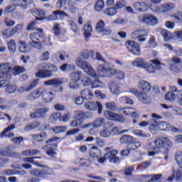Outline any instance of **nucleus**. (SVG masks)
<instances>
[{"label":"nucleus","instance_id":"23","mask_svg":"<svg viewBox=\"0 0 182 182\" xmlns=\"http://www.w3.org/2000/svg\"><path fill=\"white\" fill-rule=\"evenodd\" d=\"M15 6H21L23 9H28V6L32 4V0H14Z\"/></svg>","mask_w":182,"mask_h":182},{"label":"nucleus","instance_id":"31","mask_svg":"<svg viewBox=\"0 0 182 182\" xmlns=\"http://www.w3.org/2000/svg\"><path fill=\"white\" fill-rule=\"evenodd\" d=\"M97 73H99V75H100V73L102 75H105H105H107L108 76L110 77V73L112 72V68H106L102 65H100L97 68Z\"/></svg>","mask_w":182,"mask_h":182},{"label":"nucleus","instance_id":"58","mask_svg":"<svg viewBox=\"0 0 182 182\" xmlns=\"http://www.w3.org/2000/svg\"><path fill=\"white\" fill-rule=\"evenodd\" d=\"M176 179V181H181L182 180V173L181 172V171H177L175 176H170L168 178V181H173V178Z\"/></svg>","mask_w":182,"mask_h":182},{"label":"nucleus","instance_id":"1","mask_svg":"<svg viewBox=\"0 0 182 182\" xmlns=\"http://www.w3.org/2000/svg\"><path fill=\"white\" fill-rule=\"evenodd\" d=\"M92 55H93V51L89 50H82L77 58L75 63L77 66L80 68V69H82L87 75H89V76L94 79H97V74L96 73V70L92 68V65H90L89 63L85 61L86 59L89 58V56L92 57Z\"/></svg>","mask_w":182,"mask_h":182},{"label":"nucleus","instance_id":"11","mask_svg":"<svg viewBox=\"0 0 182 182\" xmlns=\"http://www.w3.org/2000/svg\"><path fill=\"white\" fill-rule=\"evenodd\" d=\"M126 48H127L128 50L131 52L133 55H139L141 53L140 51V47L139 44L134 41H128L125 43Z\"/></svg>","mask_w":182,"mask_h":182},{"label":"nucleus","instance_id":"20","mask_svg":"<svg viewBox=\"0 0 182 182\" xmlns=\"http://www.w3.org/2000/svg\"><path fill=\"white\" fill-rule=\"evenodd\" d=\"M138 87L143 93H149L151 90V84L146 80H140L138 82Z\"/></svg>","mask_w":182,"mask_h":182},{"label":"nucleus","instance_id":"35","mask_svg":"<svg viewBox=\"0 0 182 182\" xmlns=\"http://www.w3.org/2000/svg\"><path fill=\"white\" fill-rule=\"evenodd\" d=\"M133 140H134V138L130 135H123L119 139V141L122 144H127V146H129Z\"/></svg>","mask_w":182,"mask_h":182},{"label":"nucleus","instance_id":"48","mask_svg":"<svg viewBox=\"0 0 182 182\" xmlns=\"http://www.w3.org/2000/svg\"><path fill=\"white\" fill-rule=\"evenodd\" d=\"M105 107L108 109V110L116 112V110H117V104H116L115 102H107L105 103Z\"/></svg>","mask_w":182,"mask_h":182},{"label":"nucleus","instance_id":"29","mask_svg":"<svg viewBox=\"0 0 182 182\" xmlns=\"http://www.w3.org/2000/svg\"><path fill=\"white\" fill-rule=\"evenodd\" d=\"M55 99V94L52 92H48V90H46V93L43 97V103H50L52 100Z\"/></svg>","mask_w":182,"mask_h":182},{"label":"nucleus","instance_id":"54","mask_svg":"<svg viewBox=\"0 0 182 182\" xmlns=\"http://www.w3.org/2000/svg\"><path fill=\"white\" fill-rule=\"evenodd\" d=\"M133 110H136V109L133 107H127V108H122L119 109L120 113H123L125 116L131 115L133 113Z\"/></svg>","mask_w":182,"mask_h":182},{"label":"nucleus","instance_id":"57","mask_svg":"<svg viewBox=\"0 0 182 182\" xmlns=\"http://www.w3.org/2000/svg\"><path fill=\"white\" fill-rule=\"evenodd\" d=\"M92 78L89 77H85V75H83L82 80H81V82L82 83V86H92Z\"/></svg>","mask_w":182,"mask_h":182},{"label":"nucleus","instance_id":"47","mask_svg":"<svg viewBox=\"0 0 182 182\" xmlns=\"http://www.w3.org/2000/svg\"><path fill=\"white\" fill-rule=\"evenodd\" d=\"M143 33H146L145 29L136 30L132 33L131 38H132V39H138V38L139 36H141V35H143Z\"/></svg>","mask_w":182,"mask_h":182},{"label":"nucleus","instance_id":"44","mask_svg":"<svg viewBox=\"0 0 182 182\" xmlns=\"http://www.w3.org/2000/svg\"><path fill=\"white\" fill-rule=\"evenodd\" d=\"M92 89H97L99 87H105V83L102 81H100L99 79H95L92 80Z\"/></svg>","mask_w":182,"mask_h":182},{"label":"nucleus","instance_id":"27","mask_svg":"<svg viewBox=\"0 0 182 182\" xmlns=\"http://www.w3.org/2000/svg\"><path fill=\"white\" fill-rule=\"evenodd\" d=\"M93 31V28H92V25L85 24L84 26V36L85 38V41L87 42L89 41L90 36H92V32Z\"/></svg>","mask_w":182,"mask_h":182},{"label":"nucleus","instance_id":"41","mask_svg":"<svg viewBox=\"0 0 182 182\" xmlns=\"http://www.w3.org/2000/svg\"><path fill=\"white\" fill-rule=\"evenodd\" d=\"M78 120H80L81 122H83L85 119H87L89 117L87 116V112H85L83 111H75V115Z\"/></svg>","mask_w":182,"mask_h":182},{"label":"nucleus","instance_id":"8","mask_svg":"<svg viewBox=\"0 0 182 182\" xmlns=\"http://www.w3.org/2000/svg\"><path fill=\"white\" fill-rule=\"evenodd\" d=\"M45 93H46V88L40 87L28 94L26 97V99L27 100L30 101L36 100V99H39L41 96L43 100Z\"/></svg>","mask_w":182,"mask_h":182},{"label":"nucleus","instance_id":"12","mask_svg":"<svg viewBox=\"0 0 182 182\" xmlns=\"http://www.w3.org/2000/svg\"><path fill=\"white\" fill-rule=\"evenodd\" d=\"M105 21H98L95 26L96 31L97 32V33H101V35H110V33H112V30H110V28L105 27Z\"/></svg>","mask_w":182,"mask_h":182},{"label":"nucleus","instance_id":"32","mask_svg":"<svg viewBox=\"0 0 182 182\" xmlns=\"http://www.w3.org/2000/svg\"><path fill=\"white\" fill-rule=\"evenodd\" d=\"M89 155L90 157H92V159L97 158L100 154H102V151L99 149L97 146H92L90 151H88Z\"/></svg>","mask_w":182,"mask_h":182},{"label":"nucleus","instance_id":"42","mask_svg":"<svg viewBox=\"0 0 182 182\" xmlns=\"http://www.w3.org/2000/svg\"><path fill=\"white\" fill-rule=\"evenodd\" d=\"M104 14L107 16H114L117 14V9L116 7H109L104 10Z\"/></svg>","mask_w":182,"mask_h":182},{"label":"nucleus","instance_id":"63","mask_svg":"<svg viewBox=\"0 0 182 182\" xmlns=\"http://www.w3.org/2000/svg\"><path fill=\"white\" fill-rule=\"evenodd\" d=\"M166 100H168V102H174L176 100V94L173 92H168L165 95Z\"/></svg>","mask_w":182,"mask_h":182},{"label":"nucleus","instance_id":"59","mask_svg":"<svg viewBox=\"0 0 182 182\" xmlns=\"http://www.w3.org/2000/svg\"><path fill=\"white\" fill-rule=\"evenodd\" d=\"M15 92H16V85L8 84L7 87L6 88V92L11 95L15 93Z\"/></svg>","mask_w":182,"mask_h":182},{"label":"nucleus","instance_id":"6","mask_svg":"<svg viewBox=\"0 0 182 182\" xmlns=\"http://www.w3.org/2000/svg\"><path fill=\"white\" fill-rule=\"evenodd\" d=\"M65 16H68V14L65 11L57 10L53 12V14L50 15L48 17H41L36 18L37 21H43V19H47V21H63Z\"/></svg>","mask_w":182,"mask_h":182},{"label":"nucleus","instance_id":"60","mask_svg":"<svg viewBox=\"0 0 182 182\" xmlns=\"http://www.w3.org/2000/svg\"><path fill=\"white\" fill-rule=\"evenodd\" d=\"M68 0H58L55 3V8L57 9H62V8H65L66 6V4Z\"/></svg>","mask_w":182,"mask_h":182},{"label":"nucleus","instance_id":"50","mask_svg":"<svg viewBox=\"0 0 182 182\" xmlns=\"http://www.w3.org/2000/svg\"><path fill=\"white\" fill-rule=\"evenodd\" d=\"M19 45V51L21 52V53H27V52H29L28 44H26L25 41H20Z\"/></svg>","mask_w":182,"mask_h":182},{"label":"nucleus","instance_id":"52","mask_svg":"<svg viewBox=\"0 0 182 182\" xmlns=\"http://www.w3.org/2000/svg\"><path fill=\"white\" fill-rule=\"evenodd\" d=\"M43 69H48V70H50V73L52 72H56L58 70V67L53 64L50 63H44L43 64Z\"/></svg>","mask_w":182,"mask_h":182},{"label":"nucleus","instance_id":"36","mask_svg":"<svg viewBox=\"0 0 182 182\" xmlns=\"http://www.w3.org/2000/svg\"><path fill=\"white\" fill-rule=\"evenodd\" d=\"M132 134L134 136H138L139 137H143L144 139H149V137L151 136L150 134L139 129L133 130Z\"/></svg>","mask_w":182,"mask_h":182},{"label":"nucleus","instance_id":"19","mask_svg":"<svg viewBox=\"0 0 182 182\" xmlns=\"http://www.w3.org/2000/svg\"><path fill=\"white\" fill-rule=\"evenodd\" d=\"M142 21L148 25H157L159 20L157 17L151 14H145L142 16Z\"/></svg>","mask_w":182,"mask_h":182},{"label":"nucleus","instance_id":"64","mask_svg":"<svg viewBox=\"0 0 182 182\" xmlns=\"http://www.w3.org/2000/svg\"><path fill=\"white\" fill-rule=\"evenodd\" d=\"M70 89H79L80 87V81L71 80L69 84Z\"/></svg>","mask_w":182,"mask_h":182},{"label":"nucleus","instance_id":"9","mask_svg":"<svg viewBox=\"0 0 182 182\" xmlns=\"http://www.w3.org/2000/svg\"><path fill=\"white\" fill-rule=\"evenodd\" d=\"M152 64H150L147 63V65L144 67V69H146L149 73H156V69L157 70H161V66H164V65L163 63H161L160 61L157 60H151Z\"/></svg>","mask_w":182,"mask_h":182},{"label":"nucleus","instance_id":"24","mask_svg":"<svg viewBox=\"0 0 182 182\" xmlns=\"http://www.w3.org/2000/svg\"><path fill=\"white\" fill-rule=\"evenodd\" d=\"M109 87L112 95H120V85L114 82H111L109 85Z\"/></svg>","mask_w":182,"mask_h":182},{"label":"nucleus","instance_id":"10","mask_svg":"<svg viewBox=\"0 0 182 182\" xmlns=\"http://www.w3.org/2000/svg\"><path fill=\"white\" fill-rule=\"evenodd\" d=\"M49 108L48 107L39 108L35 112L30 114L31 119H45L48 116Z\"/></svg>","mask_w":182,"mask_h":182},{"label":"nucleus","instance_id":"25","mask_svg":"<svg viewBox=\"0 0 182 182\" xmlns=\"http://www.w3.org/2000/svg\"><path fill=\"white\" fill-rule=\"evenodd\" d=\"M83 73L80 70H76L70 74L69 77L71 80H77V82H82V79L83 78Z\"/></svg>","mask_w":182,"mask_h":182},{"label":"nucleus","instance_id":"34","mask_svg":"<svg viewBox=\"0 0 182 182\" xmlns=\"http://www.w3.org/2000/svg\"><path fill=\"white\" fill-rule=\"evenodd\" d=\"M133 66H136L137 68H144L147 65V62L145 61L144 60L141 58H136L133 62H132Z\"/></svg>","mask_w":182,"mask_h":182},{"label":"nucleus","instance_id":"15","mask_svg":"<svg viewBox=\"0 0 182 182\" xmlns=\"http://www.w3.org/2000/svg\"><path fill=\"white\" fill-rule=\"evenodd\" d=\"M118 151L117 150H111L105 154V159L109 160V163L114 164H119L120 163V158L117 156Z\"/></svg>","mask_w":182,"mask_h":182},{"label":"nucleus","instance_id":"7","mask_svg":"<svg viewBox=\"0 0 182 182\" xmlns=\"http://www.w3.org/2000/svg\"><path fill=\"white\" fill-rule=\"evenodd\" d=\"M104 116L106 119L109 120H112L113 122H119V123H126V118L122 115L117 114L111 111L106 110L104 112Z\"/></svg>","mask_w":182,"mask_h":182},{"label":"nucleus","instance_id":"14","mask_svg":"<svg viewBox=\"0 0 182 182\" xmlns=\"http://www.w3.org/2000/svg\"><path fill=\"white\" fill-rule=\"evenodd\" d=\"M85 107L87 110H90L92 112L98 109L99 114H102V112L103 110V106L99 102H87L85 104Z\"/></svg>","mask_w":182,"mask_h":182},{"label":"nucleus","instance_id":"55","mask_svg":"<svg viewBox=\"0 0 182 182\" xmlns=\"http://www.w3.org/2000/svg\"><path fill=\"white\" fill-rule=\"evenodd\" d=\"M53 32L55 36H59L60 32H62V28H60V24L59 23H55L53 27Z\"/></svg>","mask_w":182,"mask_h":182},{"label":"nucleus","instance_id":"61","mask_svg":"<svg viewBox=\"0 0 182 182\" xmlns=\"http://www.w3.org/2000/svg\"><path fill=\"white\" fill-rule=\"evenodd\" d=\"M22 29H23V24H17L11 28V31L13 34L15 35V33H21L22 32Z\"/></svg>","mask_w":182,"mask_h":182},{"label":"nucleus","instance_id":"22","mask_svg":"<svg viewBox=\"0 0 182 182\" xmlns=\"http://www.w3.org/2000/svg\"><path fill=\"white\" fill-rule=\"evenodd\" d=\"M109 76H114L118 80H124L126 79V74L123 71L114 68L111 69Z\"/></svg>","mask_w":182,"mask_h":182},{"label":"nucleus","instance_id":"43","mask_svg":"<svg viewBox=\"0 0 182 182\" xmlns=\"http://www.w3.org/2000/svg\"><path fill=\"white\" fill-rule=\"evenodd\" d=\"M141 146V142L135 141L134 139L132 141L130 144L127 145V147L129 150H137L139 147Z\"/></svg>","mask_w":182,"mask_h":182},{"label":"nucleus","instance_id":"33","mask_svg":"<svg viewBox=\"0 0 182 182\" xmlns=\"http://www.w3.org/2000/svg\"><path fill=\"white\" fill-rule=\"evenodd\" d=\"M160 33L166 42H168V41L173 39V34L166 29L161 28Z\"/></svg>","mask_w":182,"mask_h":182},{"label":"nucleus","instance_id":"3","mask_svg":"<svg viewBox=\"0 0 182 182\" xmlns=\"http://www.w3.org/2000/svg\"><path fill=\"white\" fill-rule=\"evenodd\" d=\"M176 8V4L173 3H166L160 6L150 5V9L155 14H167Z\"/></svg>","mask_w":182,"mask_h":182},{"label":"nucleus","instance_id":"40","mask_svg":"<svg viewBox=\"0 0 182 182\" xmlns=\"http://www.w3.org/2000/svg\"><path fill=\"white\" fill-rule=\"evenodd\" d=\"M7 46L10 53H15L16 52V43L15 40H10L7 42Z\"/></svg>","mask_w":182,"mask_h":182},{"label":"nucleus","instance_id":"39","mask_svg":"<svg viewBox=\"0 0 182 182\" xmlns=\"http://www.w3.org/2000/svg\"><path fill=\"white\" fill-rule=\"evenodd\" d=\"M39 126H41V122H39L38 121H35L30 124H27L25 127L24 130H26V132H30V130H33L35 129H38V127H39Z\"/></svg>","mask_w":182,"mask_h":182},{"label":"nucleus","instance_id":"13","mask_svg":"<svg viewBox=\"0 0 182 182\" xmlns=\"http://www.w3.org/2000/svg\"><path fill=\"white\" fill-rule=\"evenodd\" d=\"M68 82L66 78H53L44 82L45 86H53V87H58L62 86V85Z\"/></svg>","mask_w":182,"mask_h":182},{"label":"nucleus","instance_id":"17","mask_svg":"<svg viewBox=\"0 0 182 182\" xmlns=\"http://www.w3.org/2000/svg\"><path fill=\"white\" fill-rule=\"evenodd\" d=\"M11 70V65L4 63L0 65V79H8L9 77V72Z\"/></svg>","mask_w":182,"mask_h":182},{"label":"nucleus","instance_id":"62","mask_svg":"<svg viewBox=\"0 0 182 182\" xmlns=\"http://www.w3.org/2000/svg\"><path fill=\"white\" fill-rule=\"evenodd\" d=\"M1 33L4 38H11L14 35V32L12 31V28L5 29L1 32Z\"/></svg>","mask_w":182,"mask_h":182},{"label":"nucleus","instance_id":"56","mask_svg":"<svg viewBox=\"0 0 182 182\" xmlns=\"http://www.w3.org/2000/svg\"><path fill=\"white\" fill-rule=\"evenodd\" d=\"M25 72V68L23 67L16 66L12 69V73L14 76L20 75V73H23Z\"/></svg>","mask_w":182,"mask_h":182},{"label":"nucleus","instance_id":"37","mask_svg":"<svg viewBox=\"0 0 182 182\" xmlns=\"http://www.w3.org/2000/svg\"><path fill=\"white\" fill-rule=\"evenodd\" d=\"M53 133L55 134H59L60 133H65L66 130H68V127L66 126H60V127H54L50 129Z\"/></svg>","mask_w":182,"mask_h":182},{"label":"nucleus","instance_id":"51","mask_svg":"<svg viewBox=\"0 0 182 182\" xmlns=\"http://www.w3.org/2000/svg\"><path fill=\"white\" fill-rule=\"evenodd\" d=\"M119 100L121 103H125L126 105H134V101L130 97L127 96L119 97Z\"/></svg>","mask_w":182,"mask_h":182},{"label":"nucleus","instance_id":"38","mask_svg":"<svg viewBox=\"0 0 182 182\" xmlns=\"http://www.w3.org/2000/svg\"><path fill=\"white\" fill-rule=\"evenodd\" d=\"M22 156H25L26 157H29L32 156H36V154H39V151L36 149H28L21 152Z\"/></svg>","mask_w":182,"mask_h":182},{"label":"nucleus","instance_id":"45","mask_svg":"<svg viewBox=\"0 0 182 182\" xmlns=\"http://www.w3.org/2000/svg\"><path fill=\"white\" fill-rule=\"evenodd\" d=\"M91 58L93 59V60H99L100 62H102V63H106V60L103 58V55H102V54H100L99 52H97L95 56V53L92 51Z\"/></svg>","mask_w":182,"mask_h":182},{"label":"nucleus","instance_id":"21","mask_svg":"<svg viewBox=\"0 0 182 182\" xmlns=\"http://www.w3.org/2000/svg\"><path fill=\"white\" fill-rule=\"evenodd\" d=\"M43 64L41 65V69H40L36 73V77H41L42 79H47L48 77H52V73L48 69H43Z\"/></svg>","mask_w":182,"mask_h":182},{"label":"nucleus","instance_id":"53","mask_svg":"<svg viewBox=\"0 0 182 182\" xmlns=\"http://www.w3.org/2000/svg\"><path fill=\"white\" fill-rule=\"evenodd\" d=\"M82 123H83V121L78 119L76 117L74 116L73 117V120L70 122V126H71V127H79Z\"/></svg>","mask_w":182,"mask_h":182},{"label":"nucleus","instance_id":"4","mask_svg":"<svg viewBox=\"0 0 182 182\" xmlns=\"http://www.w3.org/2000/svg\"><path fill=\"white\" fill-rule=\"evenodd\" d=\"M154 144L156 149H164L166 153L168 152L169 147H173V142H171L168 137L156 139L154 141Z\"/></svg>","mask_w":182,"mask_h":182},{"label":"nucleus","instance_id":"46","mask_svg":"<svg viewBox=\"0 0 182 182\" xmlns=\"http://www.w3.org/2000/svg\"><path fill=\"white\" fill-rule=\"evenodd\" d=\"M105 122L106 119L105 118H97L94 122L93 127L95 129H99V127H102L105 124Z\"/></svg>","mask_w":182,"mask_h":182},{"label":"nucleus","instance_id":"28","mask_svg":"<svg viewBox=\"0 0 182 182\" xmlns=\"http://www.w3.org/2000/svg\"><path fill=\"white\" fill-rule=\"evenodd\" d=\"M80 95L83 99H87V100H90L92 97H95V94L90 89H84L80 92Z\"/></svg>","mask_w":182,"mask_h":182},{"label":"nucleus","instance_id":"18","mask_svg":"<svg viewBox=\"0 0 182 182\" xmlns=\"http://www.w3.org/2000/svg\"><path fill=\"white\" fill-rule=\"evenodd\" d=\"M56 149H58V144H50L43 146V150L50 157L56 156V152L55 151Z\"/></svg>","mask_w":182,"mask_h":182},{"label":"nucleus","instance_id":"49","mask_svg":"<svg viewBox=\"0 0 182 182\" xmlns=\"http://www.w3.org/2000/svg\"><path fill=\"white\" fill-rule=\"evenodd\" d=\"M105 8V1L103 0H98L95 5V10L97 12H102Z\"/></svg>","mask_w":182,"mask_h":182},{"label":"nucleus","instance_id":"26","mask_svg":"<svg viewBox=\"0 0 182 182\" xmlns=\"http://www.w3.org/2000/svg\"><path fill=\"white\" fill-rule=\"evenodd\" d=\"M30 174L31 176H34L35 177H40L41 178H43L44 177H48V173L37 168L31 169L30 171Z\"/></svg>","mask_w":182,"mask_h":182},{"label":"nucleus","instance_id":"5","mask_svg":"<svg viewBox=\"0 0 182 182\" xmlns=\"http://www.w3.org/2000/svg\"><path fill=\"white\" fill-rule=\"evenodd\" d=\"M149 130H162V132H168V130H170V124L164 121L157 122L156 120L151 119Z\"/></svg>","mask_w":182,"mask_h":182},{"label":"nucleus","instance_id":"2","mask_svg":"<svg viewBox=\"0 0 182 182\" xmlns=\"http://www.w3.org/2000/svg\"><path fill=\"white\" fill-rule=\"evenodd\" d=\"M36 31L37 32L30 34L29 38L31 41L28 45L32 48H36V49H42V43L46 42V38L43 35V29L37 28Z\"/></svg>","mask_w":182,"mask_h":182},{"label":"nucleus","instance_id":"16","mask_svg":"<svg viewBox=\"0 0 182 182\" xmlns=\"http://www.w3.org/2000/svg\"><path fill=\"white\" fill-rule=\"evenodd\" d=\"M161 177V174L156 175H139V179L140 181L144 182H160V178Z\"/></svg>","mask_w":182,"mask_h":182},{"label":"nucleus","instance_id":"30","mask_svg":"<svg viewBox=\"0 0 182 182\" xmlns=\"http://www.w3.org/2000/svg\"><path fill=\"white\" fill-rule=\"evenodd\" d=\"M138 99L144 105H150L151 103V97L147 95L146 92H141V95H139Z\"/></svg>","mask_w":182,"mask_h":182}]
</instances>
